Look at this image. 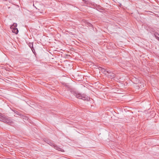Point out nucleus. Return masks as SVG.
<instances>
[{
    "label": "nucleus",
    "instance_id": "1",
    "mask_svg": "<svg viewBox=\"0 0 159 159\" xmlns=\"http://www.w3.org/2000/svg\"><path fill=\"white\" fill-rule=\"evenodd\" d=\"M70 92L77 98L82 99L84 100H89L90 99V98L85 94H81L78 92L75 91L73 90H71Z\"/></svg>",
    "mask_w": 159,
    "mask_h": 159
},
{
    "label": "nucleus",
    "instance_id": "2",
    "mask_svg": "<svg viewBox=\"0 0 159 159\" xmlns=\"http://www.w3.org/2000/svg\"><path fill=\"white\" fill-rule=\"evenodd\" d=\"M0 120L9 125L14 123L11 118L4 115L1 113H0Z\"/></svg>",
    "mask_w": 159,
    "mask_h": 159
},
{
    "label": "nucleus",
    "instance_id": "3",
    "mask_svg": "<svg viewBox=\"0 0 159 159\" xmlns=\"http://www.w3.org/2000/svg\"><path fill=\"white\" fill-rule=\"evenodd\" d=\"M47 143L49 144V145L51 146H52L54 147V148L56 149L58 151H61L62 152H64V150L62 149L61 148H60L58 146L56 145L54 143H53L52 142L50 141H48L47 142Z\"/></svg>",
    "mask_w": 159,
    "mask_h": 159
},
{
    "label": "nucleus",
    "instance_id": "4",
    "mask_svg": "<svg viewBox=\"0 0 159 159\" xmlns=\"http://www.w3.org/2000/svg\"><path fill=\"white\" fill-rule=\"evenodd\" d=\"M12 29V32L13 33H15L16 34H17L18 33V30L16 28H11Z\"/></svg>",
    "mask_w": 159,
    "mask_h": 159
},
{
    "label": "nucleus",
    "instance_id": "5",
    "mask_svg": "<svg viewBox=\"0 0 159 159\" xmlns=\"http://www.w3.org/2000/svg\"><path fill=\"white\" fill-rule=\"evenodd\" d=\"M29 46L30 47V48L31 49L32 51L33 52V49H34V48L33 47V44L32 43H30L29 44Z\"/></svg>",
    "mask_w": 159,
    "mask_h": 159
},
{
    "label": "nucleus",
    "instance_id": "6",
    "mask_svg": "<svg viewBox=\"0 0 159 159\" xmlns=\"http://www.w3.org/2000/svg\"><path fill=\"white\" fill-rule=\"evenodd\" d=\"M17 26V24L16 23H14L13 25L11 27V28H16Z\"/></svg>",
    "mask_w": 159,
    "mask_h": 159
},
{
    "label": "nucleus",
    "instance_id": "7",
    "mask_svg": "<svg viewBox=\"0 0 159 159\" xmlns=\"http://www.w3.org/2000/svg\"><path fill=\"white\" fill-rule=\"evenodd\" d=\"M102 70L104 72V74H107V73H108L109 72V70H108L107 69H103Z\"/></svg>",
    "mask_w": 159,
    "mask_h": 159
},
{
    "label": "nucleus",
    "instance_id": "8",
    "mask_svg": "<svg viewBox=\"0 0 159 159\" xmlns=\"http://www.w3.org/2000/svg\"><path fill=\"white\" fill-rule=\"evenodd\" d=\"M22 118L24 119H25V120H28V118L27 117L25 116H22Z\"/></svg>",
    "mask_w": 159,
    "mask_h": 159
},
{
    "label": "nucleus",
    "instance_id": "9",
    "mask_svg": "<svg viewBox=\"0 0 159 159\" xmlns=\"http://www.w3.org/2000/svg\"><path fill=\"white\" fill-rule=\"evenodd\" d=\"M14 112H15V113H16L17 114H18V115H21L20 114H19V112H18V111H14Z\"/></svg>",
    "mask_w": 159,
    "mask_h": 159
},
{
    "label": "nucleus",
    "instance_id": "10",
    "mask_svg": "<svg viewBox=\"0 0 159 159\" xmlns=\"http://www.w3.org/2000/svg\"><path fill=\"white\" fill-rule=\"evenodd\" d=\"M155 36L156 37V38L157 39H159V37H157L156 35H155Z\"/></svg>",
    "mask_w": 159,
    "mask_h": 159
},
{
    "label": "nucleus",
    "instance_id": "11",
    "mask_svg": "<svg viewBox=\"0 0 159 159\" xmlns=\"http://www.w3.org/2000/svg\"><path fill=\"white\" fill-rule=\"evenodd\" d=\"M121 84H122V86H123V84H122V83H121Z\"/></svg>",
    "mask_w": 159,
    "mask_h": 159
},
{
    "label": "nucleus",
    "instance_id": "12",
    "mask_svg": "<svg viewBox=\"0 0 159 159\" xmlns=\"http://www.w3.org/2000/svg\"><path fill=\"white\" fill-rule=\"evenodd\" d=\"M46 140H45V142H46Z\"/></svg>",
    "mask_w": 159,
    "mask_h": 159
},
{
    "label": "nucleus",
    "instance_id": "13",
    "mask_svg": "<svg viewBox=\"0 0 159 159\" xmlns=\"http://www.w3.org/2000/svg\"><path fill=\"white\" fill-rule=\"evenodd\" d=\"M46 140H45V142H46Z\"/></svg>",
    "mask_w": 159,
    "mask_h": 159
},
{
    "label": "nucleus",
    "instance_id": "14",
    "mask_svg": "<svg viewBox=\"0 0 159 159\" xmlns=\"http://www.w3.org/2000/svg\"><path fill=\"white\" fill-rule=\"evenodd\" d=\"M120 5H121L120 4Z\"/></svg>",
    "mask_w": 159,
    "mask_h": 159
}]
</instances>
